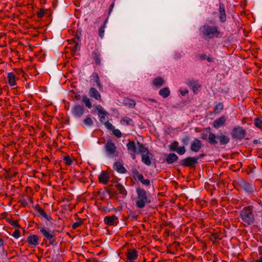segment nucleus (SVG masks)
Returning a JSON list of instances; mask_svg holds the SVG:
<instances>
[{
	"label": "nucleus",
	"mask_w": 262,
	"mask_h": 262,
	"mask_svg": "<svg viewBox=\"0 0 262 262\" xmlns=\"http://www.w3.org/2000/svg\"><path fill=\"white\" fill-rule=\"evenodd\" d=\"M254 210H256V212L262 213V202L261 201L257 202V203L252 205L244 207L240 211L239 217L241 223L244 226H250L254 223Z\"/></svg>",
	"instance_id": "obj_1"
},
{
	"label": "nucleus",
	"mask_w": 262,
	"mask_h": 262,
	"mask_svg": "<svg viewBox=\"0 0 262 262\" xmlns=\"http://www.w3.org/2000/svg\"><path fill=\"white\" fill-rule=\"evenodd\" d=\"M200 34L205 39H210L214 37H221L223 35V32L216 25H210L205 24L200 27Z\"/></svg>",
	"instance_id": "obj_2"
},
{
	"label": "nucleus",
	"mask_w": 262,
	"mask_h": 262,
	"mask_svg": "<svg viewBox=\"0 0 262 262\" xmlns=\"http://www.w3.org/2000/svg\"><path fill=\"white\" fill-rule=\"evenodd\" d=\"M136 192L137 196L135 201V205L138 208H143L146 204L151 203L150 194L144 189L137 187L136 189Z\"/></svg>",
	"instance_id": "obj_3"
},
{
	"label": "nucleus",
	"mask_w": 262,
	"mask_h": 262,
	"mask_svg": "<svg viewBox=\"0 0 262 262\" xmlns=\"http://www.w3.org/2000/svg\"><path fill=\"white\" fill-rule=\"evenodd\" d=\"M207 140L211 145H215L219 143L220 145H224L229 142L230 138L221 132L219 133L217 135L213 133H210Z\"/></svg>",
	"instance_id": "obj_4"
},
{
	"label": "nucleus",
	"mask_w": 262,
	"mask_h": 262,
	"mask_svg": "<svg viewBox=\"0 0 262 262\" xmlns=\"http://www.w3.org/2000/svg\"><path fill=\"white\" fill-rule=\"evenodd\" d=\"M137 144L139 153L141 156V161L146 165L149 166L151 164V159L152 154L150 152L148 148L143 144L138 142Z\"/></svg>",
	"instance_id": "obj_5"
},
{
	"label": "nucleus",
	"mask_w": 262,
	"mask_h": 262,
	"mask_svg": "<svg viewBox=\"0 0 262 262\" xmlns=\"http://www.w3.org/2000/svg\"><path fill=\"white\" fill-rule=\"evenodd\" d=\"M104 148L108 157L114 158L118 156V152L117 150V147L111 140H109L106 142Z\"/></svg>",
	"instance_id": "obj_6"
},
{
	"label": "nucleus",
	"mask_w": 262,
	"mask_h": 262,
	"mask_svg": "<svg viewBox=\"0 0 262 262\" xmlns=\"http://www.w3.org/2000/svg\"><path fill=\"white\" fill-rule=\"evenodd\" d=\"M39 231L42 234L44 238L48 239L51 245H53L56 240L55 238V231H50L47 230L45 227L40 226L38 227Z\"/></svg>",
	"instance_id": "obj_7"
},
{
	"label": "nucleus",
	"mask_w": 262,
	"mask_h": 262,
	"mask_svg": "<svg viewBox=\"0 0 262 262\" xmlns=\"http://www.w3.org/2000/svg\"><path fill=\"white\" fill-rule=\"evenodd\" d=\"M246 133V130L242 127L236 126L233 128L231 136L233 139L241 140L245 137Z\"/></svg>",
	"instance_id": "obj_8"
},
{
	"label": "nucleus",
	"mask_w": 262,
	"mask_h": 262,
	"mask_svg": "<svg viewBox=\"0 0 262 262\" xmlns=\"http://www.w3.org/2000/svg\"><path fill=\"white\" fill-rule=\"evenodd\" d=\"M199 159V157H188L181 160L180 164L183 167H191L194 166L198 163Z\"/></svg>",
	"instance_id": "obj_9"
},
{
	"label": "nucleus",
	"mask_w": 262,
	"mask_h": 262,
	"mask_svg": "<svg viewBox=\"0 0 262 262\" xmlns=\"http://www.w3.org/2000/svg\"><path fill=\"white\" fill-rule=\"evenodd\" d=\"M85 109L82 105L75 104L72 108L73 115L76 118H81L85 113Z\"/></svg>",
	"instance_id": "obj_10"
},
{
	"label": "nucleus",
	"mask_w": 262,
	"mask_h": 262,
	"mask_svg": "<svg viewBox=\"0 0 262 262\" xmlns=\"http://www.w3.org/2000/svg\"><path fill=\"white\" fill-rule=\"evenodd\" d=\"M126 147L128 151L130 152L132 159L133 160L135 159L136 156L135 155L138 154V145H137V147L136 146V143L134 141H129L126 144Z\"/></svg>",
	"instance_id": "obj_11"
},
{
	"label": "nucleus",
	"mask_w": 262,
	"mask_h": 262,
	"mask_svg": "<svg viewBox=\"0 0 262 262\" xmlns=\"http://www.w3.org/2000/svg\"><path fill=\"white\" fill-rule=\"evenodd\" d=\"M133 174L135 180L139 181L143 185L146 186L150 185V180L148 179H144L143 175L140 173L138 171L135 170L133 172Z\"/></svg>",
	"instance_id": "obj_12"
},
{
	"label": "nucleus",
	"mask_w": 262,
	"mask_h": 262,
	"mask_svg": "<svg viewBox=\"0 0 262 262\" xmlns=\"http://www.w3.org/2000/svg\"><path fill=\"white\" fill-rule=\"evenodd\" d=\"M138 256V251L135 249H128L126 254V262H136L135 260Z\"/></svg>",
	"instance_id": "obj_13"
},
{
	"label": "nucleus",
	"mask_w": 262,
	"mask_h": 262,
	"mask_svg": "<svg viewBox=\"0 0 262 262\" xmlns=\"http://www.w3.org/2000/svg\"><path fill=\"white\" fill-rule=\"evenodd\" d=\"M96 108L98 112L99 115L100 116V121L104 124L105 122L108 121V117H106L107 112L100 105H96Z\"/></svg>",
	"instance_id": "obj_14"
},
{
	"label": "nucleus",
	"mask_w": 262,
	"mask_h": 262,
	"mask_svg": "<svg viewBox=\"0 0 262 262\" xmlns=\"http://www.w3.org/2000/svg\"><path fill=\"white\" fill-rule=\"evenodd\" d=\"M202 147L201 141L197 139H194L191 143L190 149L193 152H198Z\"/></svg>",
	"instance_id": "obj_15"
},
{
	"label": "nucleus",
	"mask_w": 262,
	"mask_h": 262,
	"mask_svg": "<svg viewBox=\"0 0 262 262\" xmlns=\"http://www.w3.org/2000/svg\"><path fill=\"white\" fill-rule=\"evenodd\" d=\"M104 222L108 226H115L117 224L118 219L115 215L106 216L104 219Z\"/></svg>",
	"instance_id": "obj_16"
},
{
	"label": "nucleus",
	"mask_w": 262,
	"mask_h": 262,
	"mask_svg": "<svg viewBox=\"0 0 262 262\" xmlns=\"http://www.w3.org/2000/svg\"><path fill=\"white\" fill-rule=\"evenodd\" d=\"M187 84L188 86L191 88V89L194 94H197L199 89L201 87V85L199 83V81L198 80H194L193 79L188 80Z\"/></svg>",
	"instance_id": "obj_17"
},
{
	"label": "nucleus",
	"mask_w": 262,
	"mask_h": 262,
	"mask_svg": "<svg viewBox=\"0 0 262 262\" xmlns=\"http://www.w3.org/2000/svg\"><path fill=\"white\" fill-rule=\"evenodd\" d=\"M239 186L241 188L243 189L245 191L249 193H252L254 192V188L248 182L245 181H241L239 182Z\"/></svg>",
	"instance_id": "obj_18"
},
{
	"label": "nucleus",
	"mask_w": 262,
	"mask_h": 262,
	"mask_svg": "<svg viewBox=\"0 0 262 262\" xmlns=\"http://www.w3.org/2000/svg\"><path fill=\"white\" fill-rule=\"evenodd\" d=\"M226 117L225 116H222L220 118L215 119L213 122V126L216 129H218L225 124Z\"/></svg>",
	"instance_id": "obj_19"
},
{
	"label": "nucleus",
	"mask_w": 262,
	"mask_h": 262,
	"mask_svg": "<svg viewBox=\"0 0 262 262\" xmlns=\"http://www.w3.org/2000/svg\"><path fill=\"white\" fill-rule=\"evenodd\" d=\"M110 176L108 173L106 171H102L99 176V182L100 183L106 185L108 183L110 180Z\"/></svg>",
	"instance_id": "obj_20"
},
{
	"label": "nucleus",
	"mask_w": 262,
	"mask_h": 262,
	"mask_svg": "<svg viewBox=\"0 0 262 262\" xmlns=\"http://www.w3.org/2000/svg\"><path fill=\"white\" fill-rule=\"evenodd\" d=\"M114 186L116 189L118 191L119 193L121 195L123 198H124L127 194V191L126 190L124 186L122 184L118 183L117 182H114Z\"/></svg>",
	"instance_id": "obj_21"
},
{
	"label": "nucleus",
	"mask_w": 262,
	"mask_h": 262,
	"mask_svg": "<svg viewBox=\"0 0 262 262\" xmlns=\"http://www.w3.org/2000/svg\"><path fill=\"white\" fill-rule=\"evenodd\" d=\"M220 16L219 19L221 23H225L226 21V15L225 13V9L224 7V5L223 3H220Z\"/></svg>",
	"instance_id": "obj_22"
},
{
	"label": "nucleus",
	"mask_w": 262,
	"mask_h": 262,
	"mask_svg": "<svg viewBox=\"0 0 262 262\" xmlns=\"http://www.w3.org/2000/svg\"><path fill=\"white\" fill-rule=\"evenodd\" d=\"M89 95L90 97L95 98L100 101H102L101 95L99 92L94 88H91L90 89Z\"/></svg>",
	"instance_id": "obj_23"
},
{
	"label": "nucleus",
	"mask_w": 262,
	"mask_h": 262,
	"mask_svg": "<svg viewBox=\"0 0 262 262\" xmlns=\"http://www.w3.org/2000/svg\"><path fill=\"white\" fill-rule=\"evenodd\" d=\"M113 168L120 173H125L127 172L126 169L120 162H115L113 165Z\"/></svg>",
	"instance_id": "obj_24"
},
{
	"label": "nucleus",
	"mask_w": 262,
	"mask_h": 262,
	"mask_svg": "<svg viewBox=\"0 0 262 262\" xmlns=\"http://www.w3.org/2000/svg\"><path fill=\"white\" fill-rule=\"evenodd\" d=\"M93 59L94 60L95 63L98 66L101 64V54L98 49H95L92 53Z\"/></svg>",
	"instance_id": "obj_25"
},
{
	"label": "nucleus",
	"mask_w": 262,
	"mask_h": 262,
	"mask_svg": "<svg viewBox=\"0 0 262 262\" xmlns=\"http://www.w3.org/2000/svg\"><path fill=\"white\" fill-rule=\"evenodd\" d=\"M8 83L11 86H14L16 85V77L13 73L9 72L7 74Z\"/></svg>",
	"instance_id": "obj_26"
},
{
	"label": "nucleus",
	"mask_w": 262,
	"mask_h": 262,
	"mask_svg": "<svg viewBox=\"0 0 262 262\" xmlns=\"http://www.w3.org/2000/svg\"><path fill=\"white\" fill-rule=\"evenodd\" d=\"M178 160V157L174 153L169 154L165 159L168 164H172Z\"/></svg>",
	"instance_id": "obj_27"
},
{
	"label": "nucleus",
	"mask_w": 262,
	"mask_h": 262,
	"mask_svg": "<svg viewBox=\"0 0 262 262\" xmlns=\"http://www.w3.org/2000/svg\"><path fill=\"white\" fill-rule=\"evenodd\" d=\"M27 242L30 244L37 246L38 244V237L36 235H31L27 238Z\"/></svg>",
	"instance_id": "obj_28"
},
{
	"label": "nucleus",
	"mask_w": 262,
	"mask_h": 262,
	"mask_svg": "<svg viewBox=\"0 0 262 262\" xmlns=\"http://www.w3.org/2000/svg\"><path fill=\"white\" fill-rule=\"evenodd\" d=\"M36 210H37L38 212L39 213V215L41 217L45 218L48 221L52 220L51 215L47 214L41 208L37 207H36Z\"/></svg>",
	"instance_id": "obj_29"
},
{
	"label": "nucleus",
	"mask_w": 262,
	"mask_h": 262,
	"mask_svg": "<svg viewBox=\"0 0 262 262\" xmlns=\"http://www.w3.org/2000/svg\"><path fill=\"white\" fill-rule=\"evenodd\" d=\"M108 17L104 20L103 24L101 26L98 30V35L99 37L102 39L104 37V30L106 28V25L107 23Z\"/></svg>",
	"instance_id": "obj_30"
},
{
	"label": "nucleus",
	"mask_w": 262,
	"mask_h": 262,
	"mask_svg": "<svg viewBox=\"0 0 262 262\" xmlns=\"http://www.w3.org/2000/svg\"><path fill=\"white\" fill-rule=\"evenodd\" d=\"M159 94L163 98H166L170 95V91L168 88H164L159 91Z\"/></svg>",
	"instance_id": "obj_31"
},
{
	"label": "nucleus",
	"mask_w": 262,
	"mask_h": 262,
	"mask_svg": "<svg viewBox=\"0 0 262 262\" xmlns=\"http://www.w3.org/2000/svg\"><path fill=\"white\" fill-rule=\"evenodd\" d=\"M82 102L85 104V106L88 108H91L92 107V103L89 98L86 95H83L82 97Z\"/></svg>",
	"instance_id": "obj_32"
},
{
	"label": "nucleus",
	"mask_w": 262,
	"mask_h": 262,
	"mask_svg": "<svg viewBox=\"0 0 262 262\" xmlns=\"http://www.w3.org/2000/svg\"><path fill=\"white\" fill-rule=\"evenodd\" d=\"M81 32L82 30L81 28H78L77 29L75 35V37L74 38V41L76 43V44H78V42L80 41V37L81 36Z\"/></svg>",
	"instance_id": "obj_33"
},
{
	"label": "nucleus",
	"mask_w": 262,
	"mask_h": 262,
	"mask_svg": "<svg viewBox=\"0 0 262 262\" xmlns=\"http://www.w3.org/2000/svg\"><path fill=\"white\" fill-rule=\"evenodd\" d=\"M254 124L255 127L262 129V118L261 117H256L254 120Z\"/></svg>",
	"instance_id": "obj_34"
},
{
	"label": "nucleus",
	"mask_w": 262,
	"mask_h": 262,
	"mask_svg": "<svg viewBox=\"0 0 262 262\" xmlns=\"http://www.w3.org/2000/svg\"><path fill=\"white\" fill-rule=\"evenodd\" d=\"M224 108V105L223 103L219 102L214 107V112L215 114H219L221 113Z\"/></svg>",
	"instance_id": "obj_35"
},
{
	"label": "nucleus",
	"mask_w": 262,
	"mask_h": 262,
	"mask_svg": "<svg viewBox=\"0 0 262 262\" xmlns=\"http://www.w3.org/2000/svg\"><path fill=\"white\" fill-rule=\"evenodd\" d=\"M153 83L156 86H160L163 84L164 80L161 77H157L154 80Z\"/></svg>",
	"instance_id": "obj_36"
},
{
	"label": "nucleus",
	"mask_w": 262,
	"mask_h": 262,
	"mask_svg": "<svg viewBox=\"0 0 262 262\" xmlns=\"http://www.w3.org/2000/svg\"><path fill=\"white\" fill-rule=\"evenodd\" d=\"M179 147V142L178 141H173L170 145H169V149L170 151H176Z\"/></svg>",
	"instance_id": "obj_37"
},
{
	"label": "nucleus",
	"mask_w": 262,
	"mask_h": 262,
	"mask_svg": "<svg viewBox=\"0 0 262 262\" xmlns=\"http://www.w3.org/2000/svg\"><path fill=\"white\" fill-rule=\"evenodd\" d=\"M132 122L133 120L127 117L123 118L121 120V123L122 124H125L127 125H130Z\"/></svg>",
	"instance_id": "obj_38"
},
{
	"label": "nucleus",
	"mask_w": 262,
	"mask_h": 262,
	"mask_svg": "<svg viewBox=\"0 0 262 262\" xmlns=\"http://www.w3.org/2000/svg\"><path fill=\"white\" fill-rule=\"evenodd\" d=\"M83 124L86 126H91L93 124V121L90 117H87L83 120Z\"/></svg>",
	"instance_id": "obj_39"
},
{
	"label": "nucleus",
	"mask_w": 262,
	"mask_h": 262,
	"mask_svg": "<svg viewBox=\"0 0 262 262\" xmlns=\"http://www.w3.org/2000/svg\"><path fill=\"white\" fill-rule=\"evenodd\" d=\"M63 160L67 165H70L73 162L72 159L69 156H64L63 158Z\"/></svg>",
	"instance_id": "obj_40"
},
{
	"label": "nucleus",
	"mask_w": 262,
	"mask_h": 262,
	"mask_svg": "<svg viewBox=\"0 0 262 262\" xmlns=\"http://www.w3.org/2000/svg\"><path fill=\"white\" fill-rule=\"evenodd\" d=\"M176 151L180 155H184L186 152V149L184 146L178 147Z\"/></svg>",
	"instance_id": "obj_41"
},
{
	"label": "nucleus",
	"mask_w": 262,
	"mask_h": 262,
	"mask_svg": "<svg viewBox=\"0 0 262 262\" xmlns=\"http://www.w3.org/2000/svg\"><path fill=\"white\" fill-rule=\"evenodd\" d=\"M113 134L117 138H120L122 136V133L118 129H115L112 130Z\"/></svg>",
	"instance_id": "obj_42"
},
{
	"label": "nucleus",
	"mask_w": 262,
	"mask_h": 262,
	"mask_svg": "<svg viewBox=\"0 0 262 262\" xmlns=\"http://www.w3.org/2000/svg\"><path fill=\"white\" fill-rule=\"evenodd\" d=\"M104 125L108 129L110 130H113L115 128L113 124L108 121L105 122Z\"/></svg>",
	"instance_id": "obj_43"
},
{
	"label": "nucleus",
	"mask_w": 262,
	"mask_h": 262,
	"mask_svg": "<svg viewBox=\"0 0 262 262\" xmlns=\"http://www.w3.org/2000/svg\"><path fill=\"white\" fill-rule=\"evenodd\" d=\"M83 223L82 221H80L78 222H75L72 225V228L74 229H76L78 227H79L80 225H81Z\"/></svg>",
	"instance_id": "obj_44"
},
{
	"label": "nucleus",
	"mask_w": 262,
	"mask_h": 262,
	"mask_svg": "<svg viewBox=\"0 0 262 262\" xmlns=\"http://www.w3.org/2000/svg\"><path fill=\"white\" fill-rule=\"evenodd\" d=\"M12 235L14 237H15L16 238H18V237H19V236L20 235L19 230L18 229L15 230V231L12 233Z\"/></svg>",
	"instance_id": "obj_45"
},
{
	"label": "nucleus",
	"mask_w": 262,
	"mask_h": 262,
	"mask_svg": "<svg viewBox=\"0 0 262 262\" xmlns=\"http://www.w3.org/2000/svg\"><path fill=\"white\" fill-rule=\"evenodd\" d=\"M45 14V10L43 9H40L37 13V16L39 18H41Z\"/></svg>",
	"instance_id": "obj_46"
},
{
	"label": "nucleus",
	"mask_w": 262,
	"mask_h": 262,
	"mask_svg": "<svg viewBox=\"0 0 262 262\" xmlns=\"http://www.w3.org/2000/svg\"><path fill=\"white\" fill-rule=\"evenodd\" d=\"M92 79L94 81H96L97 79L99 78L98 74L97 73H93L92 74Z\"/></svg>",
	"instance_id": "obj_47"
},
{
	"label": "nucleus",
	"mask_w": 262,
	"mask_h": 262,
	"mask_svg": "<svg viewBox=\"0 0 262 262\" xmlns=\"http://www.w3.org/2000/svg\"><path fill=\"white\" fill-rule=\"evenodd\" d=\"M96 83L98 89L100 90L102 89V85L101 84L99 78L97 79L96 81H95Z\"/></svg>",
	"instance_id": "obj_48"
},
{
	"label": "nucleus",
	"mask_w": 262,
	"mask_h": 262,
	"mask_svg": "<svg viewBox=\"0 0 262 262\" xmlns=\"http://www.w3.org/2000/svg\"><path fill=\"white\" fill-rule=\"evenodd\" d=\"M127 101H128V104L130 106H135V105H136L135 101H134L133 100H131V99H128V100H127Z\"/></svg>",
	"instance_id": "obj_49"
},
{
	"label": "nucleus",
	"mask_w": 262,
	"mask_h": 262,
	"mask_svg": "<svg viewBox=\"0 0 262 262\" xmlns=\"http://www.w3.org/2000/svg\"><path fill=\"white\" fill-rule=\"evenodd\" d=\"M180 93L181 95L184 96L188 93V90L187 89H185L184 90H180Z\"/></svg>",
	"instance_id": "obj_50"
},
{
	"label": "nucleus",
	"mask_w": 262,
	"mask_h": 262,
	"mask_svg": "<svg viewBox=\"0 0 262 262\" xmlns=\"http://www.w3.org/2000/svg\"><path fill=\"white\" fill-rule=\"evenodd\" d=\"M114 5H115L114 3H113L110 6L109 10H108V15H110L111 12L112 11L113 8L114 7Z\"/></svg>",
	"instance_id": "obj_51"
},
{
	"label": "nucleus",
	"mask_w": 262,
	"mask_h": 262,
	"mask_svg": "<svg viewBox=\"0 0 262 262\" xmlns=\"http://www.w3.org/2000/svg\"><path fill=\"white\" fill-rule=\"evenodd\" d=\"M10 223L14 227H19V225H18L17 222L15 221H12Z\"/></svg>",
	"instance_id": "obj_52"
},
{
	"label": "nucleus",
	"mask_w": 262,
	"mask_h": 262,
	"mask_svg": "<svg viewBox=\"0 0 262 262\" xmlns=\"http://www.w3.org/2000/svg\"><path fill=\"white\" fill-rule=\"evenodd\" d=\"M200 58L202 60L206 59L207 55L205 54H202L200 55Z\"/></svg>",
	"instance_id": "obj_53"
},
{
	"label": "nucleus",
	"mask_w": 262,
	"mask_h": 262,
	"mask_svg": "<svg viewBox=\"0 0 262 262\" xmlns=\"http://www.w3.org/2000/svg\"><path fill=\"white\" fill-rule=\"evenodd\" d=\"M258 253L261 256L259 258H262V246L259 247Z\"/></svg>",
	"instance_id": "obj_54"
},
{
	"label": "nucleus",
	"mask_w": 262,
	"mask_h": 262,
	"mask_svg": "<svg viewBox=\"0 0 262 262\" xmlns=\"http://www.w3.org/2000/svg\"><path fill=\"white\" fill-rule=\"evenodd\" d=\"M253 143L254 144H260L261 143V142L259 140H257V139H255V140H254L253 141Z\"/></svg>",
	"instance_id": "obj_55"
},
{
	"label": "nucleus",
	"mask_w": 262,
	"mask_h": 262,
	"mask_svg": "<svg viewBox=\"0 0 262 262\" xmlns=\"http://www.w3.org/2000/svg\"><path fill=\"white\" fill-rule=\"evenodd\" d=\"M206 59L208 62H212L213 61V58L211 56L207 57Z\"/></svg>",
	"instance_id": "obj_56"
},
{
	"label": "nucleus",
	"mask_w": 262,
	"mask_h": 262,
	"mask_svg": "<svg viewBox=\"0 0 262 262\" xmlns=\"http://www.w3.org/2000/svg\"><path fill=\"white\" fill-rule=\"evenodd\" d=\"M3 245H4V241L3 239L0 238V248L1 247H3Z\"/></svg>",
	"instance_id": "obj_57"
},
{
	"label": "nucleus",
	"mask_w": 262,
	"mask_h": 262,
	"mask_svg": "<svg viewBox=\"0 0 262 262\" xmlns=\"http://www.w3.org/2000/svg\"><path fill=\"white\" fill-rule=\"evenodd\" d=\"M251 262H262V258H259L257 260H252Z\"/></svg>",
	"instance_id": "obj_58"
},
{
	"label": "nucleus",
	"mask_w": 262,
	"mask_h": 262,
	"mask_svg": "<svg viewBox=\"0 0 262 262\" xmlns=\"http://www.w3.org/2000/svg\"><path fill=\"white\" fill-rule=\"evenodd\" d=\"M207 138V135L206 134H203L202 136V139L203 140H206Z\"/></svg>",
	"instance_id": "obj_59"
},
{
	"label": "nucleus",
	"mask_w": 262,
	"mask_h": 262,
	"mask_svg": "<svg viewBox=\"0 0 262 262\" xmlns=\"http://www.w3.org/2000/svg\"><path fill=\"white\" fill-rule=\"evenodd\" d=\"M188 137H186V138L185 139H183V140H182V141H183V142L184 143H185V140H186V141H188Z\"/></svg>",
	"instance_id": "obj_60"
},
{
	"label": "nucleus",
	"mask_w": 262,
	"mask_h": 262,
	"mask_svg": "<svg viewBox=\"0 0 262 262\" xmlns=\"http://www.w3.org/2000/svg\"><path fill=\"white\" fill-rule=\"evenodd\" d=\"M149 100L151 101L152 102H157V101L155 99H149Z\"/></svg>",
	"instance_id": "obj_61"
},
{
	"label": "nucleus",
	"mask_w": 262,
	"mask_h": 262,
	"mask_svg": "<svg viewBox=\"0 0 262 262\" xmlns=\"http://www.w3.org/2000/svg\"><path fill=\"white\" fill-rule=\"evenodd\" d=\"M203 156H204V155H203V154H201V155H200L198 157H199V159H200V158H202V157H203Z\"/></svg>",
	"instance_id": "obj_62"
}]
</instances>
